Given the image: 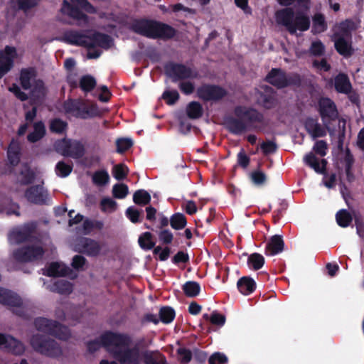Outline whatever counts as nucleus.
Returning a JSON list of instances; mask_svg holds the SVG:
<instances>
[{"label":"nucleus","mask_w":364,"mask_h":364,"mask_svg":"<svg viewBox=\"0 0 364 364\" xmlns=\"http://www.w3.org/2000/svg\"><path fill=\"white\" fill-rule=\"evenodd\" d=\"M73 169L72 163L67 164L63 161H58L55 167V171L58 176L60 178H65L68 176Z\"/></svg>","instance_id":"49530a36"},{"label":"nucleus","mask_w":364,"mask_h":364,"mask_svg":"<svg viewBox=\"0 0 364 364\" xmlns=\"http://www.w3.org/2000/svg\"><path fill=\"white\" fill-rule=\"evenodd\" d=\"M177 354L179 356V361L181 363L187 364L192 359L191 351L186 348H179L177 349Z\"/></svg>","instance_id":"774afa93"},{"label":"nucleus","mask_w":364,"mask_h":364,"mask_svg":"<svg viewBox=\"0 0 364 364\" xmlns=\"http://www.w3.org/2000/svg\"><path fill=\"white\" fill-rule=\"evenodd\" d=\"M78 252L88 257H97L102 245L97 240L90 237H81L77 243Z\"/></svg>","instance_id":"f3484780"},{"label":"nucleus","mask_w":364,"mask_h":364,"mask_svg":"<svg viewBox=\"0 0 364 364\" xmlns=\"http://www.w3.org/2000/svg\"><path fill=\"white\" fill-rule=\"evenodd\" d=\"M309 51L314 56H322L325 53V46L321 41H314L311 43Z\"/></svg>","instance_id":"69168bd1"},{"label":"nucleus","mask_w":364,"mask_h":364,"mask_svg":"<svg viewBox=\"0 0 364 364\" xmlns=\"http://www.w3.org/2000/svg\"><path fill=\"white\" fill-rule=\"evenodd\" d=\"M30 344L36 352L49 358H57L63 354L62 348L58 342L46 335H33L30 339Z\"/></svg>","instance_id":"39448f33"},{"label":"nucleus","mask_w":364,"mask_h":364,"mask_svg":"<svg viewBox=\"0 0 364 364\" xmlns=\"http://www.w3.org/2000/svg\"><path fill=\"white\" fill-rule=\"evenodd\" d=\"M289 204L286 200H281L279 203V208L274 211L272 220L274 224L277 223L283 217L287 210Z\"/></svg>","instance_id":"13d9d810"},{"label":"nucleus","mask_w":364,"mask_h":364,"mask_svg":"<svg viewBox=\"0 0 364 364\" xmlns=\"http://www.w3.org/2000/svg\"><path fill=\"white\" fill-rule=\"evenodd\" d=\"M185 296H198L200 291V285L195 281H188L183 285Z\"/></svg>","instance_id":"8fccbe9b"},{"label":"nucleus","mask_w":364,"mask_h":364,"mask_svg":"<svg viewBox=\"0 0 364 364\" xmlns=\"http://www.w3.org/2000/svg\"><path fill=\"white\" fill-rule=\"evenodd\" d=\"M68 127L67 122L60 118H54L49 121V130L51 133L63 134L66 132Z\"/></svg>","instance_id":"e433bc0d"},{"label":"nucleus","mask_w":364,"mask_h":364,"mask_svg":"<svg viewBox=\"0 0 364 364\" xmlns=\"http://www.w3.org/2000/svg\"><path fill=\"white\" fill-rule=\"evenodd\" d=\"M313 21V32L314 33H320L327 30V23L325 16L321 13L316 14L312 18Z\"/></svg>","instance_id":"58836bf2"},{"label":"nucleus","mask_w":364,"mask_h":364,"mask_svg":"<svg viewBox=\"0 0 364 364\" xmlns=\"http://www.w3.org/2000/svg\"><path fill=\"white\" fill-rule=\"evenodd\" d=\"M33 323L38 331L53 336L59 340L66 341L71 337L69 328L57 321L38 317L34 319Z\"/></svg>","instance_id":"423d86ee"},{"label":"nucleus","mask_w":364,"mask_h":364,"mask_svg":"<svg viewBox=\"0 0 364 364\" xmlns=\"http://www.w3.org/2000/svg\"><path fill=\"white\" fill-rule=\"evenodd\" d=\"M82 308L78 306H70V313L65 312L63 310L57 309L55 311V315L58 318L61 320H65L67 318H71L74 321L76 322H82Z\"/></svg>","instance_id":"393cba45"},{"label":"nucleus","mask_w":364,"mask_h":364,"mask_svg":"<svg viewBox=\"0 0 364 364\" xmlns=\"http://www.w3.org/2000/svg\"><path fill=\"white\" fill-rule=\"evenodd\" d=\"M343 162L345 165L346 179L349 183H351L355 180V176L353 173V166L355 162V159L353 155L351 154L348 149H346Z\"/></svg>","instance_id":"473e14b6"},{"label":"nucleus","mask_w":364,"mask_h":364,"mask_svg":"<svg viewBox=\"0 0 364 364\" xmlns=\"http://www.w3.org/2000/svg\"><path fill=\"white\" fill-rule=\"evenodd\" d=\"M237 287L242 294L249 295L255 291L257 284L252 277L249 276H244L238 279Z\"/></svg>","instance_id":"a878e982"},{"label":"nucleus","mask_w":364,"mask_h":364,"mask_svg":"<svg viewBox=\"0 0 364 364\" xmlns=\"http://www.w3.org/2000/svg\"><path fill=\"white\" fill-rule=\"evenodd\" d=\"M96 80L90 75L82 76L79 82V87L84 92H91L96 87Z\"/></svg>","instance_id":"ea45409f"},{"label":"nucleus","mask_w":364,"mask_h":364,"mask_svg":"<svg viewBox=\"0 0 364 364\" xmlns=\"http://www.w3.org/2000/svg\"><path fill=\"white\" fill-rule=\"evenodd\" d=\"M151 195L144 189H139L134 192L133 195V201L138 205H146L151 202Z\"/></svg>","instance_id":"37998d69"},{"label":"nucleus","mask_w":364,"mask_h":364,"mask_svg":"<svg viewBox=\"0 0 364 364\" xmlns=\"http://www.w3.org/2000/svg\"><path fill=\"white\" fill-rule=\"evenodd\" d=\"M0 346L14 355H21L25 351L23 343L12 336L0 333Z\"/></svg>","instance_id":"a211bd4d"},{"label":"nucleus","mask_w":364,"mask_h":364,"mask_svg":"<svg viewBox=\"0 0 364 364\" xmlns=\"http://www.w3.org/2000/svg\"><path fill=\"white\" fill-rule=\"evenodd\" d=\"M72 145V140L68 138L58 139L54 142L53 148L55 151L65 157L70 154V149Z\"/></svg>","instance_id":"c9c22d12"},{"label":"nucleus","mask_w":364,"mask_h":364,"mask_svg":"<svg viewBox=\"0 0 364 364\" xmlns=\"http://www.w3.org/2000/svg\"><path fill=\"white\" fill-rule=\"evenodd\" d=\"M92 182L97 186H105L109 181V176L106 170L96 171L92 175Z\"/></svg>","instance_id":"5fc2aeb1"},{"label":"nucleus","mask_w":364,"mask_h":364,"mask_svg":"<svg viewBox=\"0 0 364 364\" xmlns=\"http://www.w3.org/2000/svg\"><path fill=\"white\" fill-rule=\"evenodd\" d=\"M16 56L14 47L6 46L0 50V79L11 70L14 65V60Z\"/></svg>","instance_id":"2eb2a0df"},{"label":"nucleus","mask_w":364,"mask_h":364,"mask_svg":"<svg viewBox=\"0 0 364 364\" xmlns=\"http://www.w3.org/2000/svg\"><path fill=\"white\" fill-rule=\"evenodd\" d=\"M22 303V297H0V304L13 307L14 313L23 317L24 311Z\"/></svg>","instance_id":"c85d7f7f"},{"label":"nucleus","mask_w":364,"mask_h":364,"mask_svg":"<svg viewBox=\"0 0 364 364\" xmlns=\"http://www.w3.org/2000/svg\"><path fill=\"white\" fill-rule=\"evenodd\" d=\"M176 313L173 308L164 306L159 311V318L162 323H170L175 318Z\"/></svg>","instance_id":"864d4df0"},{"label":"nucleus","mask_w":364,"mask_h":364,"mask_svg":"<svg viewBox=\"0 0 364 364\" xmlns=\"http://www.w3.org/2000/svg\"><path fill=\"white\" fill-rule=\"evenodd\" d=\"M62 11L67 14L69 16L83 22L87 21V16L84 14L77 6H75L66 0L63 1Z\"/></svg>","instance_id":"cd10ccee"},{"label":"nucleus","mask_w":364,"mask_h":364,"mask_svg":"<svg viewBox=\"0 0 364 364\" xmlns=\"http://www.w3.org/2000/svg\"><path fill=\"white\" fill-rule=\"evenodd\" d=\"M85 154V148L84 144L77 140L72 141V145L70 149L69 157L75 159H81Z\"/></svg>","instance_id":"79ce46f5"},{"label":"nucleus","mask_w":364,"mask_h":364,"mask_svg":"<svg viewBox=\"0 0 364 364\" xmlns=\"http://www.w3.org/2000/svg\"><path fill=\"white\" fill-rule=\"evenodd\" d=\"M284 248V242L282 237L279 235L272 236L266 245L265 254L269 256H274L281 253Z\"/></svg>","instance_id":"5701e85b"},{"label":"nucleus","mask_w":364,"mask_h":364,"mask_svg":"<svg viewBox=\"0 0 364 364\" xmlns=\"http://www.w3.org/2000/svg\"><path fill=\"white\" fill-rule=\"evenodd\" d=\"M112 354L121 364H138V353L134 349H116Z\"/></svg>","instance_id":"aec40b11"},{"label":"nucleus","mask_w":364,"mask_h":364,"mask_svg":"<svg viewBox=\"0 0 364 364\" xmlns=\"http://www.w3.org/2000/svg\"><path fill=\"white\" fill-rule=\"evenodd\" d=\"M102 346L112 353V350L127 348L132 344V338L128 334L106 331L101 335Z\"/></svg>","instance_id":"9d476101"},{"label":"nucleus","mask_w":364,"mask_h":364,"mask_svg":"<svg viewBox=\"0 0 364 364\" xmlns=\"http://www.w3.org/2000/svg\"><path fill=\"white\" fill-rule=\"evenodd\" d=\"M133 146V141L129 138H119L116 140L117 152L123 154Z\"/></svg>","instance_id":"bf43d9fd"},{"label":"nucleus","mask_w":364,"mask_h":364,"mask_svg":"<svg viewBox=\"0 0 364 364\" xmlns=\"http://www.w3.org/2000/svg\"><path fill=\"white\" fill-rule=\"evenodd\" d=\"M264 80L277 89H282L289 86L299 87L301 85V78L299 74H287L281 68H272Z\"/></svg>","instance_id":"0eeeda50"},{"label":"nucleus","mask_w":364,"mask_h":364,"mask_svg":"<svg viewBox=\"0 0 364 364\" xmlns=\"http://www.w3.org/2000/svg\"><path fill=\"white\" fill-rule=\"evenodd\" d=\"M304 161L306 165L313 168L316 173L317 171H321L320 162L318 159L316 158V156L312 152L307 154L304 156Z\"/></svg>","instance_id":"e2e57ef3"},{"label":"nucleus","mask_w":364,"mask_h":364,"mask_svg":"<svg viewBox=\"0 0 364 364\" xmlns=\"http://www.w3.org/2000/svg\"><path fill=\"white\" fill-rule=\"evenodd\" d=\"M143 359L145 364H168L165 355L159 351H146Z\"/></svg>","instance_id":"2f4dec72"},{"label":"nucleus","mask_w":364,"mask_h":364,"mask_svg":"<svg viewBox=\"0 0 364 364\" xmlns=\"http://www.w3.org/2000/svg\"><path fill=\"white\" fill-rule=\"evenodd\" d=\"M65 112L70 114L76 118L87 119L97 115V110L95 106H87L81 100L68 99L63 103Z\"/></svg>","instance_id":"1a4fd4ad"},{"label":"nucleus","mask_w":364,"mask_h":364,"mask_svg":"<svg viewBox=\"0 0 364 364\" xmlns=\"http://www.w3.org/2000/svg\"><path fill=\"white\" fill-rule=\"evenodd\" d=\"M125 215L132 223H141L144 218L143 210H138L134 206L129 207L125 211Z\"/></svg>","instance_id":"de8ad7c7"},{"label":"nucleus","mask_w":364,"mask_h":364,"mask_svg":"<svg viewBox=\"0 0 364 364\" xmlns=\"http://www.w3.org/2000/svg\"><path fill=\"white\" fill-rule=\"evenodd\" d=\"M357 29V25L352 19H346L338 26V31L334 33L333 38L342 37L351 40L352 32Z\"/></svg>","instance_id":"4be33fe9"},{"label":"nucleus","mask_w":364,"mask_h":364,"mask_svg":"<svg viewBox=\"0 0 364 364\" xmlns=\"http://www.w3.org/2000/svg\"><path fill=\"white\" fill-rule=\"evenodd\" d=\"M9 162L13 166L18 164L21 157L20 149L18 146L10 145L7 151Z\"/></svg>","instance_id":"3c124183"},{"label":"nucleus","mask_w":364,"mask_h":364,"mask_svg":"<svg viewBox=\"0 0 364 364\" xmlns=\"http://www.w3.org/2000/svg\"><path fill=\"white\" fill-rule=\"evenodd\" d=\"M63 40L68 44L81 46L88 49L99 46L107 50L112 45V38L110 36L100 33L83 32L75 30H68L64 32Z\"/></svg>","instance_id":"f03ea898"},{"label":"nucleus","mask_w":364,"mask_h":364,"mask_svg":"<svg viewBox=\"0 0 364 364\" xmlns=\"http://www.w3.org/2000/svg\"><path fill=\"white\" fill-rule=\"evenodd\" d=\"M333 38L334 47L340 55L345 58H349L353 54L354 50L352 47L351 40L342 37Z\"/></svg>","instance_id":"b1692460"},{"label":"nucleus","mask_w":364,"mask_h":364,"mask_svg":"<svg viewBox=\"0 0 364 364\" xmlns=\"http://www.w3.org/2000/svg\"><path fill=\"white\" fill-rule=\"evenodd\" d=\"M318 111L322 121L328 122L335 121L338 118V112L335 102L326 97H321L318 101Z\"/></svg>","instance_id":"4468645a"},{"label":"nucleus","mask_w":364,"mask_h":364,"mask_svg":"<svg viewBox=\"0 0 364 364\" xmlns=\"http://www.w3.org/2000/svg\"><path fill=\"white\" fill-rule=\"evenodd\" d=\"M140 247L144 250L153 249L156 242L153 240V235L150 232L142 233L138 240Z\"/></svg>","instance_id":"c03bdc74"},{"label":"nucleus","mask_w":364,"mask_h":364,"mask_svg":"<svg viewBox=\"0 0 364 364\" xmlns=\"http://www.w3.org/2000/svg\"><path fill=\"white\" fill-rule=\"evenodd\" d=\"M24 196L29 203L36 205H45L48 199V192L42 185L30 186L26 190Z\"/></svg>","instance_id":"dca6fc26"},{"label":"nucleus","mask_w":364,"mask_h":364,"mask_svg":"<svg viewBox=\"0 0 364 364\" xmlns=\"http://www.w3.org/2000/svg\"><path fill=\"white\" fill-rule=\"evenodd\" d=\"M102 227L103 223L101 221L85 219L82 223L83 233L89 235L94 229L101 230Z\"/></svg>","instance_id":"6e6d98bb"},{"label":"nucleus","mask_w":364,"mask_h":364,"mask_svg":"<svg viewBox=\"0 0 364 364\" xmlns=\"http://www.w3.org/2000/svg\"><path fill=\"white\" fill-rule=\"evenodd\" d=\"M186 114L191 119L200 118L203 114V109L201 104L196 101L189 102L186 106Z\"/></svg>","instance_id":"f704fd0d"},{"label":"nucleus","mask_w":364,"mask_h":364,"mask_svg":"<svg viewBox=\"0 0 364 364\" xmlns=\"http://www.w3.org/2000/svg\"><path fill=\"white\" fill-rule=\"evenodd\" d=\"M46 134V127L42 121L33 124V131L27 135V139L31 143H36L43 139Z\"/></svg>","instance_id":"7c9ffc66"},{"label":"nucleus","mask_w":364,"mask_h":364,"mask_svg":"<svg viewBox=\"0 0 364 364\" xmlns=\"http://www.w3.org/2000/svg\"><path fill=\"white\" fill-rule=\"evenodd\" d=\"M334 87L339 93L348 94L352 90V85L348 75L339 73L335 77Z\"/></svg>","instance_id":"bb28decb"},{"label":"nucleus","mask_w":364,"mask_h":364,"mask_svg":"<svg viewBox=\"0 0 364 364\" xmlns=\"http://www.w3.org/2000/svg\"><path fill=\"white\" fill-rule=\"evenodd\" d=\"M129 193V188L124 183H117L113 186L112 194L116 198H124Z\"/></svg>","instance_id":"052dcab7"},{"label":"nucleus","mask_w":364,"mask_h":364,"mask_svg":"<svg viewBox=\"0 0 364 364\" xmlns=\"http://www.w3.org/2000/svg\"><path fill=\"white\" fill-rule=\"evenodd\" d=\"M264 264V257L259 253H252L247 259L248 267L253 270L260 269Z\"/></svg>","instance_id":"a18cd8bd"},{"label":"nucleus","mask_w":364,"mask_h":364,"mask_svg":"<svg viewBox=\"0 0 364 364\" xmlns=\"http://www.w3.org/2000/svg\"><path fill=\"white\" fill-rule=\"evenodd\" d=\"M196 94L203 101H218L227 95L226 90L219 85L203 84L198 87Z\"/></svg>","instance_id":"ddd939ff"},{"label":"nucleus","mask_w":364,"mask_h":364,"mask_svg":"<svg viewBox=\"0 0 364 364\" xmlns=\"http://www.w3.org/2000/svg\"><path fill=\"white\" fill-rule=\"evenodd\" d=\"M162 98L168 105H173L179 100L180 95L176 90H165L162 94Z\"/></svg>","instance_id":"680f3d73"},{"label":"nucleus","mask_w":364,"mask_h":364,"mask_svg":"<svg viewBox=\"0 0 364 364\" xmlns=\"http://www.w3.org/2000/svg\"><path fill=\"white\" fill-rule=\"evenodd\" d=\"M257 103L266 109L274 108L277 104L274 90L269 86H266L263 91L259 92Z\"/></svg>","instance_id":"6ab92c4d"},{"label":"nucleus","mask_w":364,"mask_h":364,"mask_svg":"<svg viewBox=\"0 0 364 364\" xmlns=\"http://www.w3.org/2000/svg\"><path fill=\"white\" fill-rule=\"evenodd\" d=\"M250 178L254 184L257 186H262L266 182L267 176L263 171L256 170L251 173Z\"/></svg>","instance_id":"0e129e2a"},{"label":"nucleus","mask_w":364,"mask_h":364,"mask_svg":"<svg viewBox=\"0 0 364 364\" xmlns=\"http://www.w3.org/2000/svg\"><path fill=\"white\" fill-rule=\"evenodd\" d=\"M45 254L43 247L39 245H25L15 250L13 257L18 262H31L41 259Z\"/></svg>","instance_id":"9b49d317"},{"label":"nucleus","mask_w":364,"mask_h":364,"mask_svg":"<svg viewBox=\"0 0 364 364\" xmlns=\"http://www.w3.org/2000/svg\"><path fill=\"white\" fill-rule=\"evenodd\" d=\"M228 357L223 353L215 352L208 359L209 364H227Z\"/></svg>","instance_id":"338daca9"},{"label":"nucleus","mask_w":364,"mask_h":364,"mask_svg":"<svg viewBox=\"0 0 364 364\" xmlns=\"http://www.w3.org/2000/svg\"><path fill=\"white\" fill-rule=\"evenodd\" d=\"M52 289L58 294L68 295L73 291V284L69 281L59 279L53 284Z\"/></svg>","instance_id":"4c0bfd02"},{"label":"nucleus","mask_w":364,"mask_h":364,"mask_svg":"<svg viewBox=\"0 0 364 364\" xmlns=\"http://www.w3.org/2000/svg\"><path fill=\"white\" fill-rule=\"evenodd\" d=\"M203 318L206 320L209 319L212 324L219 327L223 326L226 321L225 316L217 311H213L210 317L208 314H205L203 315Z\"/></svg>","instance_id":"4d7b16f0"},{"label":"nucleus","mask_w":364,"mask_h":364,"mask_svg":"<svg viewBox=\"0 0 364 364\" xmlns=\"http://www.w3.org/2000/svg\"><path fill=\"white\" fill-rule=\"evenodd\" d=\"M336 219L340 227L347 228L352 222L353 218L347 210L342 209L337 212Z\"/></svg>","instance_id":"09e8293b"},{"label":"nucleus","mask_w":364,"mask_h":364,"mask_svg":"<svg viewBox=\"0 0 364 364\" xmlns=\"http://www.w3.org/2000/svg\"><path fill=\"white\" fill-rule=\"evenodd\" d=\"M37 225L35 222L25 223L23 226L13 230L9 234V240L11 243L21 244L25 242H31L34 239Z\"/></svg>","instance_id":"f8f14e48"},{"label":"nucleus","mask_w":364,"mask_h":364,"mask_svg":"<svg viewBox=\"0 0 364 364\" xmlns=\"http://www.w3.org/2000/svg\"><path fill=\"white\" fill-rule=\"evenodd\" d=\"M186 218L181 213H176L170 218V225L174 230H182L186 226Z\"/></svg>","instance_id":"a19ab883"},{"label":"nucleus","mask_w":364,"mask_h":364,"mask_svg":"<svg viewBox=\"0 0 364 364\" xmlns=\"http://www.w3.org/2000/svg\"><path fill=\"white\" fill-rule=\"evenodd\" d=\"M164 73L173 82L187 79H196L198 73L183 63L169 61L164 65Z\"/></svg>","instance_id":"6e6552de"},{"label":"nucleus","mask_w":364,"mask_h":364,"mask_svg":"<svg viewBox=\"0 0 364 364\" xmlns=\"http://www.w3.org/2000/svg\"><path fill=\"white\" fill-rule=\"evenodd\" d=\"M130 28L137 34L152 39L168 40L176 34V30L166 23L144 18L134 19Z\"/></svg>","instance_id":"7ed1b4c3"},{"label":"nucleus","mask_w":364,"mask_h":364,"mask_svg":"<svg viewBox=\"0 0 364 364\" xmlns=\"http://www.w3.org/2000/svg\"><path fill=\"white\" fill-rule=\"evenodd\" d=\"M129 168L124 164H118L114 166L112 168V175L117 181L125 179L129 174Z\"/></svg>","instance_id":"603ef678"},{"label":"nucleus","mask_w":364,"mask_h":364,"mask_svg":"<svg viewBox=\"0 0 364 364\" xmlns=\"http://www.w3.org/2000/svg\"><path fill=\"white\" fill-rule=\"evenodd\" d=\"M36 70L33 67L23 68L20 72V83L23 89L27 90L31 87V80L36 77Z\"/></svg>","instance_id":"c756f323"},{"label":"nucleus","mask_w":364,"mask_h":364,"mask_svg":"<svg viewBox=\"0 0 364 364\" xmlns=\"http://www.w3.org/2000/svg\"><path fill=\"white\" fill-rule=\"evenodd\" d=\"M46 271L44 274L50 277H66L73 274V270L69 267L58 262L50 263Z\"/></svg>","instance_id":"412c9836"},{"label":"nucleus","mask_w":364,"mask_h":364,"mask_svg":"<svg viewBox=\"0 0 364 364\" xmlns=\"http://www.w3.org/2000/svg\"><path fill=\"white\" fill-rule=\"evenodd\" d=\"M275 17L277 22L284 26L291 35H294L297 30L306 31L310 27L309 17L300 11L295 13L291 7H286L277 11Z\"/></svg>","instance_id":"20e7f679"},{"label":"nucleus","mask_w":364,"mask_h":364,"mask_svg":"<svg viewBox=\"0 0 364 364\" xmlns=\"http://www.w3.org/2000/svg\"><path fill=\"white\" fill-rule=\"evenodd\" d=\"M236 117H228L225 119L227 129L232 134L239 135L247 130H257V124H264V114L251 107L237 106L234 109Z\"/></svg>","instance_id":"f257e3e1"},{"label":"nucleus","mask_w":364,"mask_h":364,"mask_svg":"<svg viewBox=\"0 0 364 364\" xmlns=\"http://www.w3.org/2000/svg\"><path fill=\"white\" fill-rule=\"evenodd\" d=\"M21 185L27 186L33 183L36 178V173L31 167L25 164L19 173Z\"/></svg>","instance_id":"72a5a7b5"}]
</instances>
